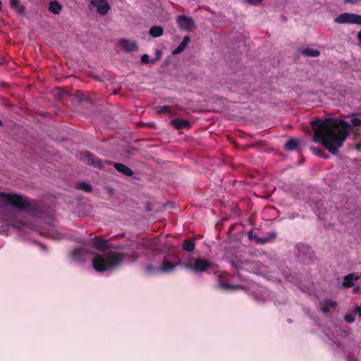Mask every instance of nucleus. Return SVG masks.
Masks as SVG:
<instances>
[{"label":"nucleus","instance_id":"obj_1","mask_svg":"<svg viewBox=\"0 0 361 361\" xmlns=\"http://www.w3.org/2000/svg\"><path fill=\"white\" fill-rule=\"evenodd\" d=\"M313 141L321 143L330 153L336 154L349 135L350 125L344 120L318 118L311 121Z\"/></svg>","mask_w":361,"mask_h":361},{"label":"nucleus","instance_id":"obj_2","mask_svg":"<svg viewBox=\"0 0 361 361\" xmlns=\"http://www.w3.org/2000/svg\"><path fill=\"white\" fill-rule=\"evenodd\" d=\"M126 255L120 252H108L105 254H97L92 259V267L97 272L114 269L121 264Z\"/></svg>","mask_w":361,"mask_h":361},{"label":"nucleus","instance_id":"obj_3","mask_svg":"<svg viewBox=\"0 0 361 361\" xmlns=\"http://www.w3.org/2000/svg\"><path fill=\"white\" fill-rule=\"evenodd\" d=\"M4 204H10L20 210L35 214L37 212L36 202L18 194L0 192Z\"/></svg>","mask_w":361,"mask_h":361},{"label":"nucleus","instance_id":"obj_4","mask_svg":"<svg viewBox=\"0 0 361 361\" xmlns=\"http://www.w3.org/2000/svg\"><path fill=\"white\" fill-rule=\"evenodd\" d=\"M212 263L201 257L196 258L194 264L187 263L185 267L189 270H191L195 273H201L207 271L208 269L212 267Z\"/></svg>","mask_w":361,"mask_h":361},{"label":"nucleus","instance_id":"obj_5","mask_svg":"<svg viewBox=\"0 0 361 361\" xmlns=\"http://www.w3.org/2000/svg\"><path fill=\"white\" fill-rule=\"evenodd\" d=\"M334 22L339 24L361 25V16L355 13H343L338 15Z\"/></svg>","mask_w":361,"mask_h":361},{"label":"nucleus","instance_id":"obj_6","mask_svg":"<svg viewBox=\"0 0 361 361\" xmlns=\"http://www.w3.org/2000/svg\"><path fill=\"white\" fill-rule=\"evenodd\" d=\"M80 159L85 164L94 168L102 169V163L99 158L94 157L90 152H84L80 154Z\"/></svg>","mask_w":361,"mask_h":361},{"label":"nucleus","instance_id":"obj_7","mask_svg":"<svg viewBox=\"0 0 361 361\" xmlns=\"http://www.w3.org/2000/svg\"><path fill=\"white\" fill-rule=\"evenodd\" d=\"M176 23L180 29L189 31L195 26V21L190 17L182 15L178 16L176 18Z\"/></svg>","mask_w":361,"mask_h":361},{"label":"nucleus","instance_id":"obj_8","mask_svg":"<svg viewBox=\"0 0 361 361\" xmlns=\"http://www.w3.org/2000/svg\"><path fill=\"white\" fill-rule=\"evenodd\" d=\"M91 243L96 250L101 252L113 248L112 244L109 243L107 240L100 239L97 237L92 238Z\"/></svg>","mask_w":361,"mask_h":361},{"label":"nucleus","instance_id":"obj_9","mask_svg":"<svg viewBox=\"0 0 361 361\" xmlns=\"http://www.w3.org/2000/svg\"><path fill=\"white\" fill-rule=\"evenodd\" d=\"M91 4L97 8V11L100 15H106L110 9V6L106 0H91Z\"/></svg>","mask_w":361,"mask_h":361},{"label":"nucleus","instance_id":"obj_10","mask_svg":"<svg viewBox=\"0 0 361 361\" xmlns=\"http://www.w3.org/2000/svg\"><path fill=\"white\" fill-rule=\"evenodd\" d=\"M109 164H113L114 168L120 173H121L123 175H126L127 176H131L133 175V170L129 168L128 166H126L123 164L121 163H116V162H112L109 161Z\"/></svg>","mask_w":361,"mask_h":361},{"label":"nucleus","instance_id":"obj_11","mask_svg":"<svg viewBox=\"0 0 361 361\" xmlns=\"http://www.w3.org/2000/svg\"><path fill=\"white\" fill-rule=\"evenodd\" d=\"M171 124L176 130L187 129L190 128L191 126V124L188 121L181 118L173 119L171 121Z\"/></svg>","mask_w":361,"mask_h":361},{"label":"nucleus","instance_id":"obj_12","mask_svg":"<svg viewBox=\"0 0 361 361\" xmlns=\"http://www.w3.org/2000/svg\"><path fill=\"white\" fill-rule=\"evenodd\" d=\"M119 43L126 52H133L137 50V45L135 42H130L128 39H121Z\"/></svg>","mask_w":361,"mask_h":361},{"label":"nucleus","instance_id":"obj_13","mask_svg":"<svg viewBox=\"0 0 361 361\" xmlns=\"http://www.w3.org/2000/svg\"><path fill=\"white\" fill-rule=\"evenodd\" d=\"M360 276H356L354 274H349L345 276L343 286L345 288H352L354 286V281L358 280Z\"/></svg>","mask_w":361,"mask_h":361},{"label":"nucleus","instance_id":"obj_14","mask_svg":"<svg viewBox=\"0 0 361 361\" xmlns=\"http://www.w3.org/2000/svg\"><path fill=\"white\" fill-rule=\"evenodd\" d=\"M177 265L178 264L172 263L170 261H169L166 257H164L160 269L163 272H170L174 270Z\"/></svg>","mask_w":361,"mask_h":361},{"label":"nucleus","instance_id":"obj_15","mask_svg":"<svg viewBox=\"0 0 361 361\" xmlns=\"http://www.w3.org/2000/svg\"><path fill=\"white\" fill-rule=\"evenodd\" d=\"M183 249L187 252H192L195 247V243L193 239L188 238L183 242Z\"/></svg>","mask_w":361,"mask_h":361},{"label":"nucleus","instance_id":"obj_16","mask_svg":"<svg viewBox=\"0 0 361 361\" xmlns=\"http://www.w3.org/2000/svg\"><path fill=\"white\" fill-rule=\"evenodd\" d=\"M284 148L286 151L298 150V141L296 139L291 138L286 142Z\"/></svg>","mask_w":361,"mask_h":361},{"label":"nucleus","instance_id":"obj_17","mask_svg":"<svg viewBox=\"0 0 361 361\" xmlns=\"http://www.w3.org/2000/svg\"><path fill=\"white\" fill-rule=\"evenodd\" d=\"M62 9L61 5L56 1H51L49 5V10L54 14H59Z\"/></svg>","mask_w":361,"mask_h":361},{"label":"nucleus","instance_id":"obj_18","mask_svg":"<svg viewBox=\"0 0 361 361\" xmlns=\"http://www.w3.org/2000/svg\"><path fill=\"white\" fill-rule=\"evenodd\" d=\"M302 54L309 57H317L320 55V52L317 49H313L310 48H305L302 50Z\"/></svg>","mask_w":361,"mask_h":361},{"label":"nucleus","instance_id":"obj_19","mask_svg":"<svg viewBox=\"0 0 361 361\" xmlns=\"http://www.w3.org/2000/svg\"><path fill=\"white\" fill-rule=\"evenodd\" d=\"M276 238V232H270L267 234V235L264 238H259L257 239V244L259 245H264L268 243L270 240L274 239Z\"/></svg>","mask_w":361,"mask_h":361},{"label":"nucleus","instance_id":"obj_20","mask_svg":"<svg viewBox=\"0 0 361 361\" xmlns=\"http://www.w3.org/2000/svg\"><path fill=\"white\" fill-rule=\"evenodd\" d=\"M164 30L161 26H153L149 30V34L153 37H159L163 35Z\"/></svg>","mask_w":361,"mask_h":361},{"label":"nucleus","instance_id":"obj_21","mask_svg":"<svg viewBox=\"0 0 361 361\" xmlns=\"http://www.w3.org/2000/svg\"><path fill=\"white\" fill-rule=\"evenodd\" d=\"M10 6L20 13L25 11V7L20 4V0H11Z\"/></svg>","mask_w":361,"mask_h":361},{"label":"nucleus","instance_id":"obj_22","mask_svg":"<svg viewBox=\"0 0 361 361\" xmlns=\"http://www.w3.org/2000/svg\"><path fill=\"white\" fill-rule=\"evenodd\" d=\"M76 188L82 190L87 192H90L92 190V185L90 184H88L85 182H80V183H78Z\"/></svg>","mask_w":361,"mask_h":361},{"label":"nucleus","instance_id":"obj_23","mask_svg":"<svg viewBox=\"0 0 361 361\" xmlns=\"http://www.w3.org/2000/svg\"><path fill=\"white\" fill-rule=\"evenodd\" d=\"M312 150H313L314 154L317 157L325 158V159H327L329 157V156L322 148L316 147V148H313Z\"/></svg>","mask_w":361,"mask_h":361},{"label":"nucleus","instance_id":"obj_24","mask_svg":"<svg viewBox=\"0 0 361 361\" xmlns=\"http://www.w3.org/2000/svg\"><path fill=\"white\" fill-rule=\"evenodd\" d=\"M171 112V108L169 106H162L157 107V114H170Z\"/></svg>","mask_w":361,"mask_h":361},{"label":"nucleus","instance_id":"obj_25","mask_svg":"<svg viewBox=\"0 0 361 361\" xmlns=\"http://www.w3.org/2000/svg\"><path fill=\"white\" fill-rule=\"evenodd\" d=\"M356 115L361 116V113H358ZM351 124L355 127L360 126H361V118L353 116L351 119Z\"/></svg>","mask_w":361,"mask_h":361},{"label":"nucleus","instance_id":"obj_26","mask_svg":"<svg viewBox=\"0 0 361 361\" xmlns=\"http://www.w3.org/2000/svg\"><path fill=\"white\" fill-rule=\"evenodd\" d=\"M190 41V37L189 36H185L178 47L184 51Z\"/></svg>","mask_w":361,"mask_h":361},{"label":"nucleus","instance_id":"obj_27","mask_svg":"<svg viewBox=\"0 0 361 361\" xmlns=\"http://www.w3.org/2000/svg\"><path fill=\"white\" fill-rule=\"evenodd\" d=\"M82 252V250L80 248H75L73 252V257L78 261H84L83 259L80 258V255Z\"/></svg>","mask_w":361,"mask_h":361},{"label":"nucleus","instance_id":"obj_28","mask_svg":"<svg viewBox=\"0 0 361 361\" xmlns=\"http://www.w3.org/2000/svg\"><path fill=\"white\" fill-rule=\"evenodd\" d=\"M355 313L354 312V314H345V317H344V319L345 320L348 322V323H353L355 322Z\"/></svg>","mask_w":361,"mask_h":361},{"label":"nucleus","instance_id":"obj_29","mask_svg":"<svg viewBox=\"0 0 361 361\" xmlns=\"http://www.w3.org/2000/svg\"><path fill=\"white\" fill-rule=\"evenodd\" d=\"M324 303L326 305H327L329 307L334 308L337 306V303L335 301L331 300H325Z\"/></svg>","mask_w":361,"mask_h":361},{"label":"nucleus","instance_id":"obj_30","mask_svg":"<svg viewBox=\"0 0 361 361\" xmlns=\"http://www.w3.org/2000/svg\"><path fill=\"white\" fill-rule=\"evenodd\" d=\"M248 238L251 240H255L256 243H257V239H259V237L255 234L252 231H250L248 233Z\"/></svg>","mask_w":361,"mask_h":361},{"label":"nucleus","instance_id":"obj_31","mask_svg":"<svg viewBox=\"0 0 361 361\" xmlns=\"http://www.w3.org/2000/svg\"><path fill=\"white\" fill-rule=\"evenodd\" d=\"M141 61L142 63L147 64L149 62V56L148 54H145L141 56Z\"/></svg>","mask_w":361,"mask_h":361},{"label":"nucleus","instance_id":"obj_32","mask_svg":"<svg viewBox=\"0 0 361 361\" xmlns=\"http://www.w3.org/2000/svg\"><path fill=\"white\" fill-rule=\"evenodd\" d=\"M161 54V51L160 50H157L156 51V54H157V57L156 59H152L150 62L152 63H154L157 61H158L159 59V57H160V55Z\"/></svg>","mask_w":361,"mask_h":361},{"label":"nucleus","instance_id":"obj_33","mask_svg":"<svg viewBox=\"0 0 361 361\" xmlns=\"http://www.w3.org/2000/svg\"><path fill=\"white\" fill-rule=\"evenodd\" d=\"M182 51H183V50L182 49H180V47H177L173 51H172V54L173 55H177L180 53H181Z\"/></svg>","mask_w":361,"mask_h":361},{"label":"nucleus","instance_id":"obj_34","mask_svg":"<svg viewBox=\"0 0 361 361\" xmlns=\"http://www.w3.org/2000/svg\"><path fill=\"white\" fill-rule=\"evenodd\" d=\"M263 0H247V1L253 5L260 4Z\"/></svg>","mask_w":361,"mask_h":361},{"label":"nucleus","instance_id":"obj_35","mask_svg":"<svg viewBox=\"0 0 361 361\" xmlns=\"http://www.w3.org/2000/svg\"><path fill=\"white\" fill-rule=\"evenodd\" d=\"M322 311L324 313H328L329 312V307L327 305H324L322 307Z\"/></svg>","mask_w":361,"mask_h":361},{"label":"nucleus","instance_id":"obj_36","mask_svg":"<svg viewBox=\"0 0 361 361\" xmlns=\"http://www.w3.org/2000/svg\"><path fill=\"white\" fill-rule=\"evenodd\" d=\"M221 286L224 288H231L232 287L231 285L226 283H221Z\"/></svg>","mask_w":361,"mask_h":361},{"label":"nucleus","instance_id":"obj_37","mask_svg":"<svg viewBox=\"0 0 361 361\" xmlns=\"http://www.w3.org/2000/svg\"><path fill=\"white\" fill-rule=\"evenodd\" d=\"M145 269L147 272H151L153 270V267L151 265H148L145 267Z\"/></svg>","mask_w":361,"mask_h":361},{"label":"nucleus","instance_id":"obj_38","mask_svg":"<svg viewBox=\"0 0 361 361\" xmlns=\"http://www.w3.org/2000/svg\"><path fill=\"white\" fill-rule=\"evenodd\" d=\"M301 248L305 250H307V251L310 250V247L308 246V245H303L301 246Z\"/></svg>","mask_w":361,"mask_h":361},{"label":"nucleus","instance_id":"obj_39","mask_svg":"<svg viewBox=\"0 0 361 361\" xmlns=\"http://www.w3.org/2000/svg\"><path fill=\"white\" fill-rule=\"evenodd\" d=\"M357 39L359 42L361 44V31L358 32L357 35Z\"/></svg>","mask_w":361,"mask_h":361},{"label":"nucleus","instance_id":"obj_40","mask_svg":"<svg viewBox=\"0 0 361 361\" xmlns=\"http://www.w3.org/2000/svg\"><path fill=\"white\" fill-rule=\"evenodd\" d=\"M7 62V60L6 58H3L0 60V65L4 64Z\"/></svg>","mask_w":361,"mask_h":361},{"label":"nucleus","instance_id":"obj_41","mask_svg":"<svg viewBox=\"0 0 361 361\" xmlns=\"http://www.w3.org/2000/svg\"><path fill=\"white\" fill-rule=\"evenodd\" d=\"M360 287H356L354 288V293H359L360 292Z\"/></svg>","mask_w":361,"mask_h":361},{"label":"nucleus","instance_id":"obj_42","mask_svg":"<svg viewBox=\"0 0 361 361\" xmlns=\"http://www.w3.org/2000/svg\"><path fill=\"white\" fill-rule=\"evenodd\" d=\"M348 361H356L355 359H354L353 357H352L351 356H348Z\"/></svg>","mask_w":361,"mask_h":361},{"label":"nucleus","instance_id":"obj_43","mask_svg":"<svg viewBox=\"0 0 361 361\" xmlns=\"http://www.w3.org/2000/svg\"><path fill=\"white\" fill-rule=\"evenodd\" d=\"M18 224H19V222H18L17 224H12V226H13V227H16V228H18V227H19Z\"/></svg>","mask_w":361,"mask_h":361},{"label":"nucleus","instance_id":"obj_44","mask_svg":"<svg viewBox=\"0 0 361 361\" xmlns=\"http://www.w3.org/2000/svg\"><path fill=\"white\" fill-rule=\"evenodd\" d=\"M345 2L355 3L354 0H345Z\"/></svg>","mask_w":361,"mask_h":361},{"label":"nucleus","instance_id":"obj_45","mask_svg":"<svg viewBox=\"0 0 361 361\" xmlns=\"http://www.w3.org/2000/svg\"><path fill=\"white\" fill-rule=\"evenodd\" d=\"M1 124H2V122L0 121V125H1Z\"/></svg>","mask_w":361,"mask_h":361}]
</instances>
